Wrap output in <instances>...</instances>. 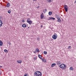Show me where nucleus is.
I'll return each instance as SVG.
<instances>
[{
    "mask_svg": "<svg viewBox=\"0 0 76 76\" xmlns=\"http://www.w3.org/2000/svg\"><path fill=\"white\" fill-rule=\"evenodd\" d=\"M34 53H39V50L38 49V48H37L36 49V50H35V51L33 52Z\"/></svg>",
    "mask_w": 76,
    "mask_h": 76,
    "instance_id": "6",
    "label": "nucleus"
},
{
    "mask_svg": "<svg viewBox=\"0 0 76 76\" xmlns=\"http://www.w3.org/2000/svg\"><path fill=\"white\" fill-rule=\"evenodd\" d=\"M4 52H5V53H7L8 52V50L6 49L4 50Z\"/></svg>",
    "mask_w": 76,
    "mask_h": 76,
    "instance_id": "21",
    "label": "nucleus"
},
{
    "mask_svg": "<svg viewBox=\"0 0 76 76\" xmlns=\"http://www.w3.org/2000/svg\"><path fill=\"white\" fill-rule=\"evenodd\" d=\"M56 63L58 65H59V64H61V62L59 61H58Z\"/></svg>",
    "mask_w": 76,
    "mask_h": 76,
    "instance_id": "17",
    "label": "nucleus"
},
{
    "mask_svg": "<svg viewBox=\"0 0 76 76\" xmlns=\"http://www.w3.org/2000/svg\"><path fill=\"white\" fill-rule=\"evenodd\" d=\"M27 75H28V74H27V73H26V74H24V76H28Z\"/></svg>",
    "mask_w": 76,
    "mask_h": 76,
    "instance_id": "26",
    "label": "nucleus"
},
{
    "mask_svg": "<svg viewBox=\"0 0 76 76\" xmlns=\"http://www.w3.org/2000/svg\"><path fill=\"white\" fill-rule=\"evenodd\" d=\"M34 76H42V73L40 71H36L34 73Z\"/></svg>",
    "mask_w": 76,
    "mask_h": 76,
    "instance_id": "1",
    "label": "nucleus"
},
{
    "mask_svg": "<svg viewBox=\"0 0 76 76\" xmlns=\"http://www.w3.org/2000/svg\"><path fill=\"white\" fill-rule=\"evenodd\" d=\"M75 3H76V1H75Z\"/></svg>",
    "mask_w": 76,
    "mask_h": 76,
    "instance_id": "34",
    "label": "nucleus"
},
{
    "mask_svg": "<svg viewBox=\"0 0 76 76\" xmlns=\"http://www.w3.org/2000/svg\"><path fill=\"white\" fill-rule=\"evenodd\" d=\"M1 67H2V66H0V68H1Z\"/></svg>",
    "mask_w": 76,
    "mask_h": 76,
    "instance_id": "33",
    "label": "nucleus"
},
{
    "mask_svg": "<svg viewBox=\"0 0 76 76\" xmlns=\"http://www.w3.org/2000/svg\"><path fill=\"white\" fill-rule=\"evenodd\" d=\"M33 0V1H36V0Z\"/></svg>",
    "mask_w": 76,
    "mask_h": 76,
    "instance_id": "35",
    "label": "nucleus"
},
{
    "mask_svg": "<svg viewBox=\"0 0 76 76\" xmlns=\"http://www.w3.org/2000/svg\"><path fill=\"white\" fill-rule=\"evenodd\" d=\"M8 13H11V11L10 10H9L8 11Z\"/></svg>",
    "mask_w": 76,
    "mask_h": 76,
    "instance_id": "25",
    "label": "nucleus"
},
{
    "mask_svg": "<svg viewBox=\"0 0 76 76\" xmlns=\"http://www.w3.org/2000/svg\"><path fill=\"white\" fill-rule=\"evenodd\" d=\"M22 22H25V21H24V20L22 19Z\"/></svg>",
    "mask_w": 76,
    "mask_h": 76,
    "instance_id": "28",
    "label": "nucleus"
},
{
    "mask_svg": "<svg viewBox=\"0 0 76 76\" xmlns=\"http://www.w3.org/2000/svg\"><path fill=\"white\" fill-rule=\"evenodd\" d=\"M0 75H1V74H0Z\"/></svg>",
    "mask_w": 76,
    "mask_h": 76,
    "instance_id": "37",
    "label": "nucleus"
},
{
    "mask_svg": "<svg viewBox=\"0 0 76 76\" xmlns=\"http://www.w3.org/2000/svg\"><path fill=\"white\" fill-rule=\"evenodd\" d=\"M69 70L70 71L72 70L73 71V68L72 67H71L69 68Z\"/></svg>",
    "mask_w": 76,
    "mask_h": 76,
    "instance_id": "18",
    "label": "nucleus"
},
{
    "mask_svg": "<svg viewBox=\"0 0 76 76\" xmlns=\"http://www.w3.org/2000/svg\"><path fill=\"white\" fill-rule=\"evenodd\" d=\"M56 17L57 19H58L59 18H60V17H59V15H57Z\"/></svg>",
    "mask_w": 76,
    "mask_h": 76,
    "instance_id": "23",
    "label": "nucleus"
},
{
    "mask_svg": "<svg viewBox=\"0 0 76 76\" xmlns=\"http://www.w3.org/2000/svg\"><path fill=\"white\" fill-rule=\"evenodd\" d=\"M39 58L40 59H41V60H42V56H41V55H39L38 56Z\"/></svg>",
    "mask_w": 76,
    "mask_h": 76,
    "instance_id": "15",
    "label": "nucleus"
},
{
    "mask_svg": "<svg viewBox=\"0 0 76 76\" xmlns=\"http://www.w3.org/2000/svg\"><path fill=\"white\" fill-rule=\"evenodd\" d=\"M34 60H36V59H37V58H34Z\"/></svg>",
    "mask_w": 76,
    "mask_h": 76,
    "instance_id": "30",
    "label": "nucleus"
},
{
    "mask_svg": "<svg viewBox=\"0 0 76 76\" xmlns=\"http://www.w3.org/2000/svg\"><path fill=\"white\" fill-rule=\"evenodd\" d=\"M44 54H47V52L46 51H44Z\"/></svg>",
    "mask_w": 76,
    "mask_h": 76,
    "instance_id": "24",
    "label": "nucleus"
},
{
    "mask_svg": "<svg viewBox=\"0 0 76 76\" xmlns=\"http://www.w3.org/2000/svg\"><path fill=\"white\" fill-rule=\"evenodd\" d=\"M43 27V26H42V25H41V28H42Z\"/></svg>",
    "mask_w": 76,
    "mask_h": 76,
    "instance_id": "32",
    "label": "nucleus"
},
{
    "mask_svg": "<svg viewBox=\"0 0 76 76\" xmlns=\"http://www.w3.org/2000/svg\"><path fill=\"white\" fill-rule=\"evenodd\" d=\"M56 65V64L55 63H53L52 64L51 66L52 67H54Z\"/></svg>",
    "mask_w": 76,
    "mask_h": 76,
    "instance_id": "11",
    "label": "nucleus"
},
{
    "mask_svg": "<svg viewBox=\"0 0 76 76\" xmlns=\"http://www.w3.org/2000/svg\"><path fill=\"white\" fill-rule=\"evenodd\" d=\"M57 38V34H55L52 37V38L53 39H56Z\"/></svg>",
    "mask_w": 76,
    "mask_h": 76,
    "instance_id": "4",
    "label": "nucleus"
},
{
    "mask_svg": "<svg viewBox=\"0 0 76 76\" xmlns=\"http://www.w3.org/2000/svg\"><path fill=\"white\" fill-rule=\"evenodd\" d=\"M41 19H42L44 18V14L42 13L41 15Z\"/></svg>",
    "mask_w": 76,
    "mask_h": 76,
    "instance_id": "10",
    "label": "nucleus"
},
{
    "mask_svg": "<svg viewBox=\"0 0 76 76\" xmlns=\"http://www.w3.org/2000/svg\"><path fill=\"white\" fill-rule=\"evenodd\" d=\"M22 26L23 28H26V25L25 24H24L22 25Z\"/></svg>",
    "mask_w": 76,
    "mask_h": 76,
    "instance_id": "9",
    "label": "nucleus"
},
{
    "mask_svg": "<svg viewBox=\"0 0 76 76\" xmlns=\"http://www.w3.org/2000/svg\"><path fill=\"white\" fill-rule=\"evenodd\" d=\"M49 20H50V19H53V20H55V18L53 17H49Z\"/></svg>",
    "mask_w": 76,
    "mask_h": 76,
    "instance_id": "16",
    "label": "nucleus"
},
{
    "mask_svg": "<svg viewBox=\"0 0 76 76\" xmlns=\"http://www.w3.org/2000/svg\"><path fill=\"white\" fill-rule=\"evenodd\" d=\"M48 14L49 15H52V12L50 11L49 12Z\"/></svg>",
    "mask_w": 76,
    "mask_h": 76,
    "instance_id": "19",
    "label": "nucleus"
},
{
    "mask_svg": "<svg viewBox=\"0 0 76 76\" xmlns=\"http://www.w3.org/2000/svg\"><path fill=\"white\" fill-rule=\"evenodd\" d=\"M58 19V22H61V20H60V18H58L57 19Z\"/></svg>",
    "mask_w": 76,
    "mask_h": 76,
    "instance_id": "13",
    "label": "nucleus"
},
{
    "mask_svg": "<svg viewBox=\"0 0 76 76\" xmlns=\"http://www.w3.org/2000/svg\"><path fill=\"white\" fill-rule=\"evenodd\" d=\"M29 28V27H28V28Z\"/></svg>",
    "mask_w": 76,
    "mask_h": 76,
    "instance_id": "36",
    "label": "nucleus"
},
{
    "mask_svg": "<svg viewBox=\"0 0 76 76\" xmlns=\"http://www.w3.org/2000/svg\"><path fill=\"white\" fill-rule=\"evenodd\" d=\"M39 8V6H38L37 7V9H38V8Z\"/></svg>",
    "mask_w": 76,
    "mask_h": 76,
    "instance_id": "31",
    "label": "nucleus"
},
{
    "mask_svg": "<svg viewBox=\"0 0 76 76\" xmlns=\"http://www.w3.org/2000/svg\"><path fill=\"white\" fill-rule=\"evenodd\" d=\"M2 24H3V23H2V21L1 20H0V27H1V26H2Z\"/></svg>",
    "mask_w": 76,
    "mask_h": 76,
    "instance_id": "12",
    "label": "nucleus"
},
{
    "mask_svg": "<svg viewBox=\"0 0 76 76\" xmlns=\"http://www.w3.org/2000/svg\"><path fill=\"white\" fill-rule=\"evenodd\" d=\"M59 67L60 68H61L63 70H65L66 68H67V66L65 64H61L59 65Z\"/></svg>",
    "mask_w": 76,
    "mask_h": 76,
    "instance_id": "2",
    "label": "nucleus"
},
{
    "mask_svg": "<svg viewBox=\"0 0 76 76\" xmlns=\"http://www.w3.org/2000/svg\"><path fill=\"white\" fill-rule=\"evenodd\" d=\"M69 48H71V46H69L68 47V49H69Z\"/></svg>",
    "mask_w": 76,
    "mask_h": 76,
    "instance_id": "29",
    "label": "nucleus"
},
{
    "mask_svg": "<svg viewBox=\"0 0 76 76\" xmlns=\"http://www.w3.org/2000/svg\"><path fill=\"white\" fill-rule=\"evenodd\" d=\"M64 6L65 12H67V11H68V7H67V5H64Z\"/></svg>",
    "mask_w": 76,
    "mask_h": 76,
    "instance_id": "5",
    "label": "nucleus"
},
{
    "mask_svg": "<svg viewBox=\"0 0 76 76\" xmlns=\"http://www.w3.org/2000/svg\"><path fill=\"white\" fill-rule=\"evenodd\" d=\"M3 45V42L1 41V40H0V46H2Z\"/></svg>",
    "mask_w": 76,
    "mask_h": 76,
    "instance_id": "8",
    "label": "nucleus"
},
{
    "mask_svg": "<svg viewBox=\"0 0 76 76\" xmlns=\"http://www.w3.org/2000/svg\"><path fill=\"white\" fill-rule=\"evenodd\" d=\"M17 63H18L20 64L22 63V61L21 60H17Z\"/></svg>",
    "mask_w": 76,
    "mask_h": 76,
    "instance_id": "7",
    "label": "nucleus"
},
{
    "mask_svg": "<svg viewBox=\"0 0 76 76\" xmlns=\"http://www.w3.org/2000/svg\"><path fill=\"white\" fill-rule=\"evenodd\" d=\"M42 60L43 62H44V63H45V62H46V60H45V59H42Z\"/></svg>",
    "mask_w": 76,
    "mask_h": 76,
    "instance_id": "20",
    "label": "nucleus"
},
{
    "mask_svg": "<svg viewBox=\"0 0 76 76\" xmlns=\"http://www.w3.org/2000/svg\"><path fill=\"white\" fill-rule=\"evenodd\" d=\"M43 12H44V13H45V12H47V9H45V10H43Z\"/></svg>",
    "mask_w": 76,
    "mask_h": 76,
    "instance_id": "22",
    "label": "nucleus"
},
{
    "mask_svg": "<svg viewBox=\"0 0 76 76\" xmlns=\"http://www.w3.org/2000/svg\"><path fill=\"white\" fill-rule=\"evenodd\" d=\"M48 2H51V0H47Z\"/></svg>",
    "mask_w": 76,
    "mask_h": 76,
    "instance_id": "27",
    "label": "nucleus"
},
{
    "mask_svg": "<svg viewBox=\"0 0 76 76\" xmlns=\"http://www.w3.org/2000/svg\"><path fill=\"white\" fill-rule=\"evenodd\" d=\"M30 20H31V18H28L27 20V22L28 23L29 25H32V21Z\"/></svg>",
    "mask_w": 76,
    "mask_h": 76,
    "instance_id": "3",
    "label": "nucleus"
},
{
    "mask_svg": "<svg viewBox=\"0 0 76 76\" xmlns=\"http://www.w3.org/2000/svg\"><path fill=\"white\" fill-rule=\"evenodd\" d=\"M10 3H8L7 5V7H10Z\"/></svg>",
    "mask_w": 76,
    "mask_h": 76,
    "instance_id": "14",
    "label": "nucleus"
}]
</instances>
